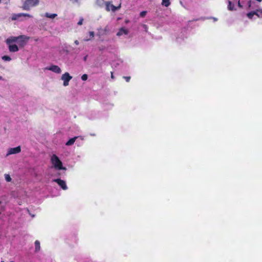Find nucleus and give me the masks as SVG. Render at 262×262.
<instances>
[{
    "instance_id": "obj_22",
    "label": "nucleus",
    "mask_w": 262,
    "mask_h": 262,
    "mask_svg": "<svg viewBox=\"0 0 262 262\" xmlns=\"http://www.w3.org/2000/svg\"><path fill=\"white\" fill-rule=\"evenodd\" d=\"M184 40V37L181 38V37L179 36L177 38V41L179 43H181L182 41Z\"/></svg>"
},
{
    "instance_id": "obj_13",
    "label": "nucleus",
    "mask_w": 262,
    "mask_h": 262,
    "mask_svg": "<svg viewBox=\"0 0 262 262\" xmlns=\"http://www.w3.org/2000/svg\"><path fill=\"white\" fill-rule=\"evenodd\" d=\"M78 138V137H75L74 138H71L69 139L66 143L67 146H70L73 145L75 142L76 139Z\"/></svg>"
},
{
    "instance_id": "obj_41",
    "label": "nucleus",
    "mask_w": 262,
    "mask_h": 262,
    "mask_svg": "<svg viewBox=\"0 0 262 262\" xmlns=\"http://www.w3.org/2000/svg\"><path fill=\"white\" fill-rule=\"evenodd\" d=\"M10 262H13V261H10Z\"/></svg>"
},
{
    "instance_id": "obj_34",
    "label": "nucleus",
    "mask_w": 262,
    "mask_h": 262,
    "mask_svg": "<svg viewBox=\"0 0 262 262\" xmlns=\"http://www.w3.org/2000/svg\"><path fill=\"white\" fill-rule=\"evenodd\" d=\"M87 58H88V55L85 56L83 57V60L85 61L87 60Z\"/></svg>"
},
{
    "instance_id": "obj_8",
    "label": "nucleus",
    "mask_w": 262,
    "mask_h": 262,
    "mask_svg": "<svg viewBox=\"0 0 262 262\" xmlns=\"http://www.w3.org/2000/svg\"><path fill=\"white\" fill-rule=\"evenodd\" d=\"M53 182L57 183L63 190H67L68 189L66 182L64 180H61L60 179H54Z\"/></svg>"
},
{
    "instance_id": "obj_19",
    "label": "nucleus",
    "mask_w": 262,
    "mask_h": 262,
    "mask_svg": "<svg viewBox=\"0 0 262 262\" xmlns=\"http://www.w3.org/2000/svg\"><path fill=\"white\" fill-rule=\"evenodd\" d=\"M162 5L165 6V7H168L170 4V1L169 0H162Z\"/></svg>"
},
{
    "instance_id": "obj_28",
    "label": "nucleus",
    "mask_w": 262,
    "mask_h": 262,
    "mask_svg": "<svg viewBox=\"0 0 262 262\" xmlns=\"http://www.w3.org/2000/svg\"><path fill=\"white\" fill-rule=\"evenodd\" d=\"M142 27H143V29H144V30L146 32H147V29H148L147 26L146 25H143Z\"/></svg>"
},
{
    "instance_id": "obj_40",
    "label": "nucleus",
    "mask_w": 262,
    "mask_h": 262,
    "mask_svg": "<svg viewBox=\"0 0 262 262\" xmlns=\"http://www.w3.org/2000/svg\"><path fill=\"white\" fill-rule=\"evenodd\" d=\"M1 262H4L3 261H2Z\"/></svg>"
},
{
    "instance_id": "obj_17",
    "label": "nucleus",
    "mask_w": 262,
    "mask_h": 262,
    "mask_svg": "<svg viewBox=\"0 0 262 262\" xmlns=\"http://www.w3.org/2000/svg\"><path fill=\"white\" fill-rule=\"evenodd\" d=\"M256 15L259 17L262 18V8H258L255 10Z\"/></svg>"
},
{
    "instance_id": "obj_10",
    "label": "nucleus",
    "mask_w": 262,
    "mask_h": 262,
    "mask_svg": "<svg viewBox=\"0 0 262 262\" xmlns=\"http://www.w3.org/2000/svg\"><path fill=\"white\" fill-rule=\"evenodd\" d=\"M105 10L107 11H112V12H115L116 11V6L113 5L111 2H106L105 3Z\"/></svg>"
},
{
    "instance_id": "obj_36",
    "label": "nucleus",
    "mask_w": 262,
    "mask_h": 262,
    "mask_svg": "<svg viewBox=\"0 0 262 262\" xmlns=\"http://www.w3.org/2000/svg\"><path fill=\"white\" fill-rule=\"evenodd\" d=\"M250 7H251V2L249 1V2H248V7L249 8Z\"/></svg>"
},
{
    "instance_id": "obj_21",
    "label": "nucleus",
    "mask_w": 262,
    "mask_h": 262,
    "mask_svg": "<svg viewBox=\"0 0 262 262\" xmlns=\"http://www.w3.org/2000/svg\"><path fill=\"white\" fill-rule=\"evenodd\" d=\"M2 59L3 60L6 61H10L12 59L10 56H7V55H4V56H2Z\"/></svg>"
},
{
    "instance_id": "obj_9",
    "label": "nucleus",
    "mask_w": 262,
    "mask_h": 262,
    "mask_svg": "<svg viewBox=\"0 0 262 262\" xmlns=\"http://www.w3.org/2000/svg\"><path fill=\"white\" fill-rule=\"evenodd\" d=\"M46 69L57 74H60L61 73V69L56 65H52L49 67L46 68Z\"/></svg>"
},
{
    "instance_id": "obj_15",
    "label": "nucleus",
    "mask_w": 262,
    "mask_h": 262,
    "mask_svg": "<svg viewBox=\"0 0 262 262\" xmlns=\"http://www.w3.org/2000/svg\"><path fill=\"white\" fill-rule=\"evenodd\" d=\"M89 37H85V38L84 39V40L85 41H88L90 40L91 39H92L94 37V32L93 31H90L89 33Z\"/></svg>"
},
{
    "instance_id": "obj_18",
    "label": "nucleus",
    "mask_w": 262,
    "mask_h": 262,
    "mask_svg": "<svg viewBox=\"0 0 262 262\" xmlns=\"http://www.w3.org/2000/svg\"><path fill=\"white\" fill-rule=\"evenodd\" d=\"M106 2H105L104 0H96V4L99 7H103L104 5L105 6V3Z\"/></svg>"
},
{
    "instance_id": "obj_4",
    "label": "nucleus",
    "mask_w": 262,
    "mask_h": 262,
    "mask_svg": "<svg viewBox=\"0 0 262 262\" xmlns=\"http://www.w3.org/2000/svg\"><path fill=\"white\" fill-rule=\"evenodd\" d=\"M69 46L66 43L61 45L59 47L58 53L60 56H65L68 55L69 53Z\"/></svg>"
},
{
    "instance_id": "obj_5",
    "label": "nucleus",
    "mask_w": 262,
    "mask_h": 262,
    "mask_svg": "<svg viewBox=\"0 0 262 262\" xmlns=\"http://www.w3.org/2000/svg\"><path fill=\"white\" fill-rule=\"evenodd\" d=\"M28 17H32V16L27 13H17V14H13L12 15L11 19L13 20H18L19 21H24L25 19L24 18Z\"/></svg>"
},
{
    "instance_id": "obj_33",
    "label": "nucleus",
    "mask_w": 262,
    "mask_h": 262,
    "mask_svg": "<svg viewBox=\"0 0 262 262\" xmlns=\"http://www.w3.org/2000/svg\"><path fill=\"white\" fill-rule=\"evenodd\" d=\"M74 43H75L76 45H79V42L78 40H75Z\"/></svg>"
},
{
    "instance_id": "obj_29",
    "label": "nucleus",
    "mask_w": 262,
    "mask_h": 262,
    "mask_svg": "<svg viewBox=\"0 0 262 262\" xmlns=\"http://www.w3.org/2000/svg\"><path fill=\"white\" fill-rule=\"evenodd\" d=\"M3 2L5 4H7L9 3L10 0H1V2Z\"/></svg>"
},
{
    "instance_id": "obj_25",
    "label": "nucleus",
    "mask_w": 262,
    "mask_h": 262,
    "mask_svg": "<svg viewBox=\"0 0 262 262\" xmlns=\"http://www.w3.org/2000/svg\"><path fill=\"white\" fill-rule=\"evenodd\" d=\"M147 13V12L146 11H142L140 14V15L141 17H144L145 16V15Z\"/></svg>"
},
{
    "instance_id": "obj_39",
    "label": "nucleus",
    "mask_w": 262,
    "mask_h": 262,
    "mask_svg": "<svg viewBox=\"0 0 262 262\" xmlns=\"http://www.w3.org/2000/svg\"><path fill=\"white\" fill-rule=\"evenodd\" d=\"M0 3H1V0H0Z\"/></svg>"
},
{
    "instance_id": "obj_35",
    "label": "nucleus",
    "mask_w": 262,
    "mask_h": 262,
    "mask_svg": "<svg viewBox=\"0 0 262 262\" xmlns=\"http://www.w3.org/2000/svg\"><path fill=\"white\" fill-rule=\"evenodd\" d=\"M111 78H112V79H114V77L113 73V72H111Z\"/></svg>"
},
{
    "instance_id": "obj_12",
    "label": "nucleus",
    "mask_w": 262,
    "mask_h": 262,
    "mask_svg": "<svg viewBox=\"0 0 262 262\" xmlns=\"http://www.w3.org/2000/svg\"><path fill=\"white\" fill-rule=\"evenodd\" d=\"M228 5L227 7V9L229 11H233L236 10V8H235L234 3L232 2L231 0H228Z\"/></svg>"
},
{
    "instance_id": "obj_16",
    "label": "nucleus",
    "mask_w": 262,
    "mask_h": 262,
    "mask_svg": "<svg viewBox=\"0 0 262 262\" xmlns=\"http://www.w3.org/2000/svg\"><path fill=\"white\" fill-rule=\"evenodd\" d=\"M40 249V242L36 240L35 242V251L36 252H38Z\"/></svg>"
},
{
    "instance_id": "obj_27",
    "label": "nucleus",
    "mask_w": 262,
    "mask_h": 262,
    "mask_svg": "<svg viewBox=\"0 0 262 262\" xmlns=\"http://www.w3.org/2000/svg\"><path fill=\"white\" fill-rule=\"evenodd\" d=\"M123 78L124 79H125V80L127 81V82H129V80H130V77H128V76H124L123 77Z\"/></svg>"
},
{
    "instance_id": "obj_3",
    "label": "nucleus",
    "mask_w": 262,
    "mask_h": 262,
    "mask_svg": "<svg viewBox=\"0 0 262 262\" xmlns=\"http://www.w3.org/2000/svg\"><path fill=\"white\" fill-rule=\"evenodd\" d=\"M39 0H26L24 2L23 9L25 10H29L31 8L38 5Z\"/></svg>"
},
{
    "instance_id": "obj_14",
    "label": "nucleus",
    "mask_w": 262,
    "mask_h": 262,
    "mask_svg": "<svg viewBox=\"0 0 262 262\" xmlns=\"http://www.w3.org/2000/svg\"><path fill=\"white\" fill-rule=\"evenodd\" d=\"M57 16V14L56 13H50L48 12H46L45 14V17L49 18H51V19H53L55 17H56Z\"/></svg>"
},
{
    "instance_id": "obj_30",
    "label": "nucleus",
    "mask_w": 262,
    "mask_h": 262,
    "mask_svg": "<svg viewBox=\"0 0 262 262\" xmlns=\"http://www.w3.org/2000/svg\"><path fill=\"white\" fill-rule=\"evenodd\" d=\"M237 5H238V7H239V8H243V5L241 4V2H240L239 0V1H238L237 2Z\"/></svg>"
},
{
    "instance_id": "obj_26",
    "label": "nucleus",
    "mask_w": 262,
    "mask_h": 262,
    "mask_svg": "<svg viewBox=\"0 0 262 262\" xmlns=\"http://www.w3.org/2000/svg\"><path fill=\"white\" fill-rule=\"evenodd\" d=\"M83 19L82 18H80L78 22L77 23L78 25H81L83 23Z\"/></svg>"
},
{
    "instance_id": "obj_6",
    "label": "nucleus",
    "mask_w": 262,
    "mask_h": 262,
    "mask_svg": "<svg viewBox=\"0 0 262 262\" xmlns=\"http://www.w3.org/2000/svg\"><path fill=\"white\" fill-rule=\"evenodd\" d=\"M72 79V77L70 76V74L68 72L62 74L61 77V79L63 81V85L67 86L69 84V81Z\"/></svg>"
},
{
    "instance_id": "obj_7",
    "label": "nucleus",
    "mask_w": 262,
    "mask_h": 262,
    "mask_svg": "<svg viewBox=\"0 0 262 262\" xmlns=\"http://www.w3.org/2000/svg\"><path fill=\"white\" fill-rule=\"evenodd\" d=\"M21 151V148L20 146L16 147L10 148L8 149L6 156L8 157L11 155L18 154Z\"/></svg>"
},
{
    "instance_id": "obj_31",
    "label": "nucleus",
    "mask_w": 262,
    "mask_h": 262,
    "mask_svg": "<svg viewBox=\"0 0 262 262\" xmlns=\"http://www.w3.org/2000/svg\"><path fill=\"white\" fill-rule=\"evenodd\" d=\"M80 0H70L73 3H78Z\"/></svg>"
},
{
    "instance_id": "obj_11",
    "label": "nucleus",
    "mask_w": 262,
    "mask_h": 262,
    "mask_svg": "<svg viewBox=\"0 0 262 262\" xmlns=\"http://www.w3.org/2000/svg\"><path fill=\"white\" fill-rule=\"evenodd\" d=\"M128 32L129 31L127 29H126L124 28H121L119 30L116 35L117 36H121L123 35L128 34Z\"/></svg>"
},
{
    "instance_id": "obj_23",
    "label": "nucleus",
    "mask_w": 262,
    "mask_h": 262,
    "mask_svg": "<svg viewBox=\"0 0 262 262\" xmlns=\"http://www.w3.org/2000/svg\"><path fill=\"white\" fill-rule=\"evenodd\" d=\"M88 76L86 74H84L82 75V76H81V79L83 81L86 80L88 79Z\"/></svg>"
},
{
    "instance_id": "obj_38",
    "label": "nucleus",
    "mask_w": 262,
    "mask_h": 262,
    "mask_svg": "<svg viewBox=\"0 0 262 262\" xmlns=\"http://www.w3.org/2000/svg\"><path fill=\"white\" fill-rule=\"evenodd\" d=\"M125 22H126V23H128L129 22V21L128 20H126Z\"/></svg>"
},
{
    "instance_id": "obj_20",
    "label": "nucleus",
    "mask_w": 262,
    "mask_h": 262,
    "mask_svg": "<svg viewBox=\"0 0 262 262\" xmlns=\"http://www.w3.org/2000/svg\"><path fill=\"white\" fill-rule=\"evenodd\" d=\"M255 15H256V13H255V11H251L248 13L247 14V17L250 18V19H252L253 16Z\"/></svg>"
},
{
    "instance_id": "obj_2",
    "label": "nucleus",
    "mask_w": 262,
    "mask_h": 262,
    "mask_svg": "<svg viewBox=\"0 0 262 262\" xmlns=\"http://www.w3.org/2000/svg\"><path fill=\"white\" fill-rule=\"evenodd\" d=\"M51 160L52 164L54 165L56 169L58 170L66 169V167H63L62 163L56 155H53L51 157Z\"/></svg>"
},
{
    "instance_id": "obj_37",
    "label": "nucleus",
    "mask_w": 262,
    "mask_h": 262,
    "mask_svg": "<svg viewBox=\"0 0 262 262\" xmlns=\"http://www.w3.org/2000/svg\"><path fill=\"white\" fill-rule=\"evenodd\" d=\"M0 80H4V79H3L2 76H0Z\"/></svg>"
},
{
    "instance_id": "obj_24",
    "label": "nucleus",
    "mask_w": 262,
    "mask_h": 262,
    "mask_svg": "<svg viewBox=\"0 0 262 262\" xmlns=\"http://www.w3.org/2000/svg\"><path fill=\"white\" fill-rule=\"evenodd\" d=\"M5 179L7 182H10L11 181V178L9 174L5 175Z\"/></svg>"
},
{
    "instance_id": "obj_1",
    "label": "nucleus",
    "mask_w": 262,
    "mask_h": 262,
    "mask_svg": "<svg viewBox=\"0 0 262 262\" xmlns=\"http://www.w3.org/2000/svg\"><path fill=\"white\" fill-rule=\"evenodd\" d=\"M30 37L26 35L18 36H10L6 40L10 52H16L19 48L24 47L28 42Z\"/></svg>"
},
{
    "instance_id": "obj_32",
    "label": "nucleus",
    "mask_w": 262,
    "mask_h": 262,
    "mask_svg": "<svg viewBox=\"0 0 262 262\" xmlns=\"http://www.w3.org/2000/svg\"><path fill=\"white\" fill-rule=\"evenodd\" d=\"M121 7V4H119V6L116 7V10H119Z\"/></svg>"
}]
</instances>
